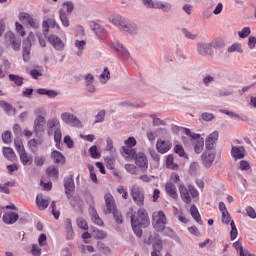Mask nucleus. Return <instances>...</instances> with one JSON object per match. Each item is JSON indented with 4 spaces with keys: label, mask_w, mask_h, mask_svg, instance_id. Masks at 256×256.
Instances as JSON below:
<instances>
[{
    "label": "nucleus",
    "mask_w": 256,
    "mask_h": 256,
    "mask_svg": "<svg viewBox=\"0 0 256 256\" xmlns=\"http://www.w3.org/2000/svg\"><path fill=\"white\" fill-rule=\"evenodd\" d=\"M108 21L114 25V27H117L121 33H127L128 35H137V33H139V27L137 24L129 22L119 14H111L108 16Z\"/></svg>",
    "instance_id": "nucleus-1"
},
{
    "label": "nucleus",
    "mask_w": 256,
    "mask_h": 256,
    "mask_svg": "<svg viewBox=\"0 0 256 256\" xmlns=\"http://www.w3.org/2000/svg\"><path fill=\"white\" fill-rule=\"evenodd\" d=\"M131 225L135 235L142 237V228L145 229L146 227H149V215L147 214V211L143 208H140L137 213H134L131 216Z\"/></svg>",
    "instance_id": "nucleus-2"
},
{
    "label": "nucleus",
    "mask_w": 256,
    "mask_h": 256,
    "mask_svg": "<svg viewBox=\"0 0 256 256\" xmlns=\"http://www.w3.org/2000/svg\"><path fill=\"white\" fill-rule=\"evenodd\" d=\"M178 189L180 197L186 205H190L191 199L199 197V191H197L193 185L185 186L184 184H180Z\"/></svg>",
    "instance_id": "nucleus-3"
},
{
    "label": "nucleus",
    "mask_w": 256,
    "mask_h": 256,
    "mask_svg": "<svg viewBox=\"0 0 256 256\" xmlns=\"http://www.w3.org/2000/svg\"><path fill=\"white\" fill-rule=\"evenodd\" d=\"M185 135L192 138V143L194 145V151L199 155V153L203 152V149L205 147V139L201 137L200 134H197L195 132H191L189 128L184 129Z\"/></svg>",
    "instance_id": "nucleus-4"
},
{
    "label": "nucleus",
    "mask_w": 256,
    "mask_h": 256,
    "mask_svg": "<svg viewBox=\"0 0 256 256\" xmlns=\"http://www.w3.org/2000/svg\"><path fill=\"white\" fill-rule=\"evenodd\" d=\"M152 225L155 231H165V225H167V217L165 212L156 211L152 214Z\"/></svg>",
    "instance_id": "nucleus-5"
},
{
    "label": "nucleus",
    "mask_w": 256,
    "mask_h": 256,
    "mask_svg": "<svg viewBox=\"0 0 256 256\" xmlns=\"http://www.w3.org/2000/svg\"><path fill=\"white\" fill-rule=\"evenodd\" d=\"M130 195H131L134 203H136V205H139V207L144 205L145 190H143V188H141V186H139L137 184L132 185V187L130 188Z\"/></svg>",
    "instance_id": "nucleus-6"
},
{
    "label": "nucleus",
    "mask_w": 256,
    "mask_h": 256,
    "mask_svg": "<svg viewBox=\"0 0 256 256\" xmlns=\"http://www.w3.org/2000/svg\"><path fill=\"white\" fill-rule=\"evenodd\" d=\"M4 43L7 47H11L13 51L21 50V39L17 38L15 33L8 31L4 35Z\"/></svg>",
    "instance_id": "nucleus-7"
},
{
    "label": "nucleus",
    "mask_w": 256,
    "mask_h": 256,
    "mask_svg": "<svg viewBox=\"0 0 256 256\" xmlns=\"http://www.w3.org/2000/svg\"><path fill=\"white\" fill-rule=\"evenodd\" d=\"M60 119L66 125H71V127H77L78 129H81V127H83V123L81 122V120L71 112H63L60 115Z\"/></svg>",
    "instance_id": "nucleus-8"
},
{
    "label": "nucleus",
    "mask_w": 256,
    "mask_h": 256,
    "mask_svg": "<svg viewBox=\"0 0 256 256\" xmlns=\"http://www.w3.org/2000/svg\"><path fill=\"white\" fill-rule=\"evenodd\" d=\"M35 115H37L36 119L34 120V131L35 133H41L43 131V125H45V110L43 108H38L34 111Z\"/></svg>",
    "instance_id": "nucleus-9"
},
{
    "label": "nucleus",
    "mask_w": 256,
    "mask_h": 256,
    "mask_svg": "<svg viewBox=\"0 0 256 256\" xmlns=\"http://www.w3.org/2000/svg\"><path fill=\"white\" fill-rule=\"evenodd\" d=\"M134 160L135 165H137L141 171H147V169H149V160L147 159L145 153L138 152Z\"/></svg>",
    "instance_id": "nucleus-10"
},
{
    "label": "nucleus",
    "mask_w": 256,
    "mask_h": 256,
    "mask_svg": "<svg viewBox=\"0 0 256 256\" xmlns=\"http://www.w3.org/2000/svg\"><path fill=\"white\" fill-rule=\"evenodd\" d=\"M104 201L106 206L104 213L105 215H111V213L117 209V206L115 205V198L111 193H107L104 196Z\"/></svg>",
    "instance_id": "nucleus-11"
},
{
    "label": "nucleus",
    "mask_w": 256,
    "mask_h": 256,
    "mask_svg": "<svg viewBox=\"0 0 256 256\" xmlns=\"http://www.w3.org/2000/svg\"><path fill=\"white\" fill-rule=\"evenodd\" d=\"M59 129H61V122L59 121V118L53 117L47 120L46 131L50 137L55 131Z\"/></svg>",
    "instance_id": "nucleus-12"
},
{
    "label": "nucleus",
    "mask_w": 256,
    "mask_h": 256,
    "mask_svg": "<svg viewBox=\"0 0 256 256\" xmlns=\"http://www.w3.org/2000/svg\"><path fill=\"white\" fill-rule=\"evenodd\" d=\"M202 164L206 169H209L214 161H215V151L206 149V151L202 154Z\"/></svg>",
    "instance_id": "nucleus-13"
},
{
    "label": "nucleus",
    "mask_w": 256,
    "mask_h": 256,
    "mask_svg": "<svg viewBox=\"0 0 256 256\" xmlns=\"http://www.w3.org/2000/svg\"><path fill=\"white\" fill-rule=\"evenodd\" d=\"M231 156L235 161H239L241 159H245V155L247 151L245 150V147L243 146H233L231 147Z\"/></svg>",
    "instance_id": "nucleus-14"
},
{
    "label": "nucleus",
    "mask_w": 256,
    "mask_h": 256,
    "mask_svg": "<svg viewBox=\"0 0 256 256\" xmlns=\"http://www.w3.org/2000/svg\"><path fill=\"white\" fill-rule=\"evenodd\" d=\"M64 187L67 197H72L75 191V182L73 180V175L64 178Z\"/></svg>",
    "instance_id": "nucleus-15"
},
{
    "label": "nucleus",
    "mask_w": 256,
    "mask_h": 256,
    "mask_svg": "<svg viewBox=\"0 0 256 256\" xmlns=\"http://www.w3.org/2000/svg\"><path fill=\"white\" fill-rule=\"evenodd\" d=\"M48 43H50L56 51H63V49H65V43H63V40H61L57 35H50L48 37Z\"/></svg>",
    "instance_id": "nucleus-16"
},
{
    "label": "nucleus",
    "mask_w": 256,
    "mask_h": 256,
    "mask_svg": "<svg viewBox=\"0 0 256 256\" xmlns=\"http://www.w3.org/2000/svg\"><path fill=\"white\" fill-rule=\"evenodd\" d=\"M172 147V144H171V141L169 140H157V143H156V149L158 151V153H162L165 154L167 153Z\"/></svg>",
    "instance_id": "nucleus-17"
},
{
    "label": "nucleus",
    "mask_w": 256,
    "mask_h": 256,
    "mask_svg": "<svg viewBox=\"0 0 256 256\" xmlns=\"http://www.w3.org/2000/svg\"><path fill=\"white\" fill-rule=\"evenodd\" d=\"M218 139H219V132L218 131L212 132L205 140V148L208 150H213V147L215 146V143H217Z\"/></svg>",
    "instance_id": "nucleus-18"
},
{
    "label": "nucleus",
    "mask_w": 256,
    "mask_h": 256,
    "mask_svg": "<svg viewBox=\"0 0 256 256\" xmlns=\"http://www.w3.org/2000/svg\"><path fill=\"white\" fill-rule=\"evenodd\" d=\"M153 252L151 253V256H161V251L163 250V241H161V238L159 235L155 236L154 242H153Z\"/></svg>",
    "instance_id": "nucleus-19"
},
{
    "label": "nucleus",
    "mask_w": 256,
    "mask_h": 256,
    "mask_svg": "<svg viewBox=\"0 0 256 256\" xmlns=\"http://www.w3.org/2000/svg\"><path fill=\"white\" fill-rule=\"evenodd\" d=\"M154 9H159L163 13H169L173 9V4L167 1L156 0V6Z\"/></svg>",
    "instance_id": "nucleus-20"
},
{
    "label": "nucleus",
    "mask_w": 256,
    "mask_h": 256,
    "mask_svg": "<svg viewBox=\"0 0 256 256\" xmlns=\"http://www.w3.org/2000/svg\"><path fill=\"white\" fill-rule=\"evenodd\" d=\"M49 198L43 197V194H38L36 197V205L40 211H45L49 207Z\"/></svg>",
    "instance_id": "nucleus-21"
},
{
    "label": "nucleus",
    "mask_w": 256,
    "mask_h": 256,
    "mask_svg": "<svg viewBox=\"0 0 256 256\" xmlns=\"http://www.w3.org/2000/svg\"><path fill=\"white\" fill-rule=\"evenodd\" d=\"M114 49L117 51L118 55L122 57L123 59H129L131 57V54L129 53V50L123 46L121 43L114 44Z\"/></svg>",
    "instance_id": "nucleus-22"
},
{
    "label": "nucleus",
    "mask_w": 256,
    "mask_h": 256,
    "mask_svg": "<svg viewBox=\"0 0 256 256\" xmlns=\"http://www.w3.org/2000/svg\"><path fill=\"white\" fill-rule=\"evenodd\" d=\"M3 221L7 225H13V223H17L19 221V214L15 212H8L3 215Z\"/></svg>",
    "instance_id": "nucleus-23"
},
{
    "label": "nucleus",
    "mask_w": 256,
    "mask_h": 256,
    "mask_svg": "<svg viewBox=\"0 0 256 256\" xmlns=\"http://www.w3.org/2000/svg\"><path fill=\"white\" fill-rule=\"evenodd\" d=\"M165 190L169 197H171L172 199H177V187L175 186V184H173V182H167L165 185Z\"/></svg>",
    "instance_id": "nucleus-24"
},
{
    "label": "nucleus",
    "mask_w": 256,
    "mask_h": 256,
    "mask_svg": "<svg viewBox=\"0 0 256 256\" xmlns=\"http://www.w3.org/2000/svg\"><path fill=\"white\" fill-rule=\"evenodd\" d=\"M197 52L199 55H209L211 53V43H198Z\"/></svg>",
    "instance_id": "nucleus-25"
},
{
    "label": "nucleus",
    "mask_w": 256,
    "mask_h": 256,
    "mask_svg": "<svg viewBox=\"0 0 256 256\" xmlns=\"http://www.w3.org/2000/svg\"><path fill=\"white\" fill-rule=\"evenodd\" d=\"M51 158L57 165L65 164V156L57 150L52 151Z\"/></svg>",
    "instance_id": "nucleus-26"
},
{
    "label": "nucleus",
    "mask_w": 256,
    "mask_h": 256,
    "mask_svg": "<svg viewBox=\"0 0 256 256\" xmlns=\"http://www.w3.org/2000/svg\"><path fill=\"white\" fill-rule=\"evenodd\" d=\"M19 158L22 165H31L33 163V156H31L27 151L20 152Z\"/></svg>",
    "instance_id": "nucleus-27"
},
{
    "label": "nucleus",
    "mask_w": 256,
    "mask_h": 256,
    "mask_svg": "<svg viewBox=\"0 0 256 256\" xmlns=\"http://www.w3.org/2000/svg\"><path fill=\"white\" fill-rule=\"evenodd\" d=\"M89 213L92 217L93 223L95 225H99L100 227L103 226V220L99 217V214H97V210H95V207L90 206L89 208Z\"/></svg>",
    "instance_id": "nucleus-28"
},
{
    "label": "nucleus",
    "mask_w": 256,
    "mask_h": 256,
    "mask_svg": "<svg viewBox=\"0 0 256 256\" xmlns=\"http://www.w3.org/2000/svg\"><path fill=\"white\" fill-rule=\"evenodd\" d=\"M42 27L46 33L49 31V27L52 29H54L55 27H57L58 29H61V26H59V24H57V21H55V19H51V18L44 21L42 23Z\"/></svg>",
    "instance_id": "nucleus-29"
},
{
    "label": "nucleus",
    "mask_w": 256,
    "mask_h": 256,
    "mask_svg": "<svg viewBox=\"0 0 256 256\" xmlns=\"http://www.w3.org/2000/svg\"><path fill=\"white\" fill-rule=\"evenodd\" d=\"M190 215H192L196 223H199V225H203V221L201 220V214H199V210L197 209V206L192 205L190 207Z\"/></svg>",
    "instance_id": "nucleus-30"
},
{
    "label": "nucleus",
    "mask_w": 256,
    "mask_h": 256,
    "mask_svg": "<svg viewBox=\"0 0 256 256\" xmlns=\"http://www.w3.org/2000/svg\"><path fill=\"white\" fill-rule=\"evenodd\" d=\"M122 155L126 159H135L137 152L133 148L122 147Z\"/></svg>",
    "instance_id": "nucleus-31"
},
{
    "label": "nucleus",
    "mask_w": 256,
    "mask_h": 256,
    "mask_svg": "<svg viewBox=\"0 0 256 256\" xmlns=\"http://www.w3.org/2000/svg\"><path fill=\"white\" fill-rule=\"evenodd\" d=\"M0 107L4 109L5 113L7 115H15L16 110L14 107L11 106V104L7 103L6 101H0Z\"/></svg>",
    "instance_id": "nucleus-32"
},
{
    "label": "nucleus",
    "mask_w": 256,
    "mask_h": 256,
    "mask_svg": "<svg viewBox=\"0 0 256 256\" xmlns=\"http://www.w3.org/2000/svg\"><path fill=\"white\" fill-rule=\"evenodd\" d=\"M22 57L25 63H28L31 59V44L23 45Z\"/></svg>",
    "instance_id": "nucleus-33"
},
{
    "label": "nucleus",
    "mask_w": 256,
    "mask_h": 256,
    "mask_svg": "<svg viewBox=\"0 0 256 256\" xmlns=\"http://www.w3.org/2000/svg\"><path fill=\"white\" fill-rule=\"evenodd\" d=\"M228 53H243V45L239 42L233 43L230 47L227 49Z\"/></svg>",
    "instance_id": "nucleus-34"
},
{
    "label": "nucleus",
    "mask_w": 256,
    "mask_h": 256,
    "mask_svg": "<svg viewBox=\"0 0 256 256\" xmlns=\"http://www.w3.org/2000/svg\"><path fill=\"white\" fill-rule=\"evenodd\" d=\"M74 45L76 49H78L76 55L78 57H81V55H83V50L85 49V45H87V42L85 40H76Z\"/></svg>",
    "instance_id": "nucleus-35"
},
{
    "label": "nucleus",
    "mask_w": 256,
    "mask_h": 256,
    "mask_svg": "<svg viewBox=\"0 0 256 256\" xmlns=\"http://www.w3.org/2000/svg\"><path fill=\"white\" fill-rule=\"evenodd\" d=\"M3 155L8 159V161H15V151L12 150L10 147H4L3 148Z\"/></svg>",
    "instance_id": "nucleus-36"
},
{
    "label": "nucleus",
    "mask_w": 256,
    "mask_h": 256,
    "mask_svg": "<svg viewBox=\"0 0 256 256\" xmlns=\"http://www.w3.org/2000/svg\"><path fill=\"white\" fill-rule=\"evenodd\" d=\"M92 29L99 39H103V37H105V28H103V26L94 23Z\"/></svg>",
    "instance_id": "nucleus-37"
},
{
    "label": "nucleus",
    "mask_w": 256,
    "mask_h": 256,
    "mask_svg": "<svg viewBox=\"0 0 256 256\" xmlns=\"http://www.w3.org/2000/svg\"><path fill=\"white\" fill-rule=\"evenodd\" d=\"M59 19L63 25V27H69V18L67 17V13L64 9H60L59 11Z\"/></svg>",
    "instance_id": "nucleus-38"
},
{
    "label": "nucleus",
    "mask_w": 256,
    "mask_h": 256,
    "mask_svg": "<svg viewBox=\"0 0 256 256\" xmlns=\"http://www.w3.org/2000/svg\"><path fill=\"white\" fill-rule=\"evenodd\" d=\"M9 79H10V81H12V83H14L17 87H21V85H23L24 78L21 77V76H19V75L10 74V75H9Z\"/></svg>",
    "instance_id": "nucleus-39"
},
{
    "label": "nucleus",
    "mask_w": 256,
    "mask_h": 256,
    "mask_svg": "<svg viewBox=\"0 0 256 256\" xmlns=\"http://www.w3.org/2000/svg\"><path fill=\"white\" fill-rule=\"evenodd\" d=\"M109 79H111V72L109 71V68H104L100 75V82L105 85Z\"/></svg>",
    "instance_id": "nucleus-40"
},
{
    "label": "nucleus",
    "mask_w": 256,
    "mask_h": 256,
    "mask_svg": "<svg viewBox=\"0 0 256 256\" xmlns=\"http://www.w3.org/2000/svg\"><path fill=\"white\" fill-rule=\"evenodd\" d=\"M46 173L48 177H53L54 179H59V169L55 166H50L47 170Z\"/></svg>",
    "instance_id": "nucleus-41"
},
{
    "label": "nucleus",
    "mask_w": 256,
    "mask_h": 256,
    "mask_svg": "<svg viewBox=\"0 0 256 256\" xmlns=\"http://www.w3.org/2000/svg\"><path fill=\"white\" fill-rule=\"evenodd\" d=\"M230 227V239L231 241H235V239H237V236L239 235V232L237 231V226L235 225V222L233 220L230 222Z\"/></svg>",
    "instance_id": "nucleus-42"
},
{
    "label": "nucleus",
    "mask_w": 256,
    "mask_h": 256,
    "mask_svg": "<svg viewBox=\"0 0 256 256\" xmlns=\"http://www.w3.org/2000/svg\"><path fill=\"white\" fill-rule=\"evenodd\" d=\"M166 167L167 169H173V171H177L179 169V166L175 163H173V156L169 155L166 159Z\"/></svg>",
    "instance_id": "nucleus-43"
},
{
    "label": "nucleus",
    "mask_w": 256,
    "mask_h": 256,
    "mask_svg": "<svg viewBox=\"0 0 256 256\" xmlns=\"http://www.w3.org/2000/svg\"><path fill=\"white\" fill-rule=\"evenodd\" d=\"M92 236L95 239H105V237H107V232L95 228L92 232Z\"/></svg>",
    "instance_id": "nucleus-44"
},
{
    "label": "nucleus",
    "mask_w": 256,
    "mask_h": 256,
    "mask_svg": "<svg viewBox=\"0 0 256 256\" xmlns=\"http://www.w3.org/2000/svg\"><path fill=\"white\" fill-rule=\"evenodd\" d=\"M53 135H54V141L56 143V147L59 149V146L61 145V139H63L61 128L57 131H54Z\"/></svg>",
    "instance_id": "nucleus-45"
},
{
    "label": "nucleus",
    "mask_w": 256,
    "mask_h": 256,
    "mask_svg": "<svg viewBox=\"0 0 256 256\" xmlns=\"http://www.w3.org/2000/svg\"><path fill=\"white\" fill-rule=\"evenodd\" d=\"M124 168L130 175H137L139 173V169L134 164H125Z\"/></svg>",
    "instance_id": "nucleus-46"
},
{
    "label": "nucleus",
    "mask_w": 256,
    "mask_h": 256,
    "mask_svg": "<svg viewBox=\"0 0 256 256\" xmlns=\"http://www.w3.org/2000/svg\"><path fill=\"white\" fill-rule=\"evenodd\" d=\"M251 35V28L250 27H244L242 30L238 31V37L240 39H247Z\"/></svg>",
    "instance_id": "nucleus-47"
},
{
    "label": "nucleus",
    "mask_w": 256,
    "mask_h": 256,
    "mask_svg": "<svg viewBox=\"0 0 256 256\" xmlns=\"http://www.w3.org/2000/svg\"><path fill=\"white\" fill-rule=\"evenodd\" d=\"M14 145L18 155L23 151H25V146H23V141H21L19 138L14 140Z\"/></svg>",
    "instance_id": "nucleus-48"
},
{
    "label": "nucleus",
    "mask_w": 256,
    "mask_h": 256,
    "mask_svg": "<svg viewBox=\"0 0 256 256\" xmlns=\"http://www.w3.org/2000/svg\"><path fill=\"white\" fill-rule=\"evenodd\" d=\"M30 76L32 79H39V77H43V68L32 69L30 71Z\"/></svg>",
    "instance_id": "nucleus-49"
},
{
    "label": "nucleus",
    "mask_w": 256,
    "mask_h": 256,
    "mask_svg": "<svg viewBox=\"0 0 256 256\" xmlns=\"http://www.w3.org/2000/svg\"><path fill=\"white\" fill-rule=\"evenodd\" d=\"M89 152L92 159H99L101 157V152H99L96 145L90 147Z\"/></svg>",
    "instance_id": "nucleus-50"
},
{
    "label": "nucleus",
    "mask_w": 256,
    "mask_h": 256,
    "mask_svg": "<svg viewBox=\"0 0 256 256\" xmlns=\"http://www.w3.org/2000/svg\"><path fill=\"white\" fill-rule=\"evenodd\" d=\"M34 41H35V34L33 32H30L27 38L23 41V45H30V47H33Z\"/></svg>",
    "instance_id": "nucleus-51"
},
{
    "label": "nucleus",
    "mask_w": 256,
    "mask_h": 256,
    "mask_svg": "<svg viewBox=\"0 0 256 256\" xmlns=\"http://www.w3.org/2000/svg\"><path fill=\"white\" fill-rule=\"evenodd\" d=\"M141 1H142V5H144L146 9H155L157 0H141Z\"/></svg>",
    "instance_id": "nucleus-52"
},
{
    "label": "nucleus",
    "mask_w": 256,
    "mask_h": 256,
    "mask_svg": "<svg viewBox=\"0 0 256 256\" xmlns=\"http://www.w3.org/2000/svg\"><path fill=\"white\" fill-rule=\"evenodd\" d=\"M33 16L31 14L26 12L19 13L18 19L21 21V23H27Z\"/></svg>",
    "instance_id": "nucleus-53"
},
{
    "label": "nucleus",
    "mask_w": 256,
    "mask_h": 256,
    "mask_svg": "<svg viewBox=\"0 0 256 256\" xmlns=\"http://www.w3.org/2000/svg\"><path fill=\"white\" fill-rule=\"evenodd\" d=\"M77 225L80 229H83L84 231H87L89 229V225L87 224V220L83 218H77Z\"/></svg>",
    "instance_id": "nucleus-54"
},
{
    "label": "nucleus",
    "mask_w": 256,
    "mask_h": 256,
    "mask_svg": "<svg viewBox=\"0 0 256 256\" xmlns=\"http://www.w3.org/2000/svg\"><path fill=\"white\" fill-rule=\"evenodd\" d=\"M15 30L16 33L21 35V37H25V35H27V33L25 32V28L19 22H15Z\"/></svg>",
    "instance_id": "nucleus-55"
},
{
    "label": "nucleus",
    "mask_w": 256,
    "mask_h": 256,
    "mask_svg": "<svg viewBox=\"0 0 256 256\" xmlns=\"http://www.w3.org/2000/svg\"><path fill=\"white\" fill-rule=\"evenodd\" d=\"M174 153L179 155V157H187V154L185 153V149L181 145H176L174 147Z\"/></svg>",
    "instance_id": "nucleus-56"
},
{
    "label": "nucleus",
    "mask_w": 256,
    "mask_h": 256,
    "mask_svg": "<svg viewBox=\"0 0 256 256\" xmlns=\"http://www.w3.org/2000/svg\"><path fill=\"white\" fill-rule=\"evenodd\" d=\"M182 33L186 37V39H190L191 41H195V39H197V34L190 32L187 29H183Z\"/></svg>",
    "instance_id": "nucleus-57"
},
{
    "label": "nucleus",
    "mask_w": 256,
    "mask_h": 256,
    "mask_svg": "<svg viewBox=\"0 0 256 256\" xmlns=\"http://www.w3.org/2000/svg\"><path fill=\"white\" fill-rule=\"evenodd\" d=\"M247 47L251 51H253V49H255V47H256V37L255 36H249L248 37Z\"/></svg>",
    "instance_id": "nucleus-58"
},
{
    "label": "nucleus",
    "mask_w": 256,
    "mask_h": 256,
    "mask_svg": "<svg viewBox=\"0 0 256 256\" xmlns=\"http://www.w3.org/2000/svg\"><path fill=\"white\" fill-rule=\"evenodd\" d=\"M105 115H106L105 110L99 111L95 116V123H103V121H105Z\"/></svg>",
    "instance_id": "nucleus-59"
},
{
    "label": "nucleus",
    "mask_w": 256,
    "mask_h": 256,
    "mask_svg": "<svg viewBox=\"0 0 256 256\" xmlns=\"http://www.w3.org/2000/svg\"><path fill=\"white\" fill-rule=\"evenodd\" d=\"M111 213H113V217H114L116 223H118V224L123 223V216L121 215V212H119L116 209V210H113Z\"/></svg>",
    "instance_id": "nucleus-60"
},
{
    "label": "nucleus",
    "mask_w": 256,
    "mask_h": 256,
    "mask_svg": "<svg viewBox=\"0 0 256 256\" xmlns=\"http://www.w3.org/2000/svg\"><path fill=\"white\" fill-rule=\"evenodd\" d=\"M222 223L225 225H229L231 223V215L229 214V211L222 212Z\"/></svg>",
    "instance_id": "nucleus-61"
},
{
    "label": "nucleus",
    "mask_w": 256,
    "mask_h": 256,
    "mask_svg": "<svg viewBox=\"0 0 256 256\" xmlns=\"http://www.w3.org/2000/svg\"><path fill=\"white\" fill-rule=\"evenodd\" d=\"M2 141L6 145H9V143H11V132L10 131H6L2 134Z\"/></svg>",
    "instance_id": "nucleus-62"
},
{
    "label": "nucleus",
    "mask_w": 256,
    "mask_h": 256,
    "mask_svg": "<svg viewBox=\"0 0 256 256\" xmlns=\"http://www.w3.org/2000/svg\"><path fill=\"white\" fill-rule=\"evenodd\" d=\"M31 253L33 256H41V247L37 244H33Z\"/></svg>",
    "instance_id": "nucleus-63"
},
{
    "label": "nucleus",
    "mask_w": 256,
    "mask_h": 256,
    "mask_svg": "<svg viewBox=\"0 0 256 256\" xmlns=\"http://www.w3.org/2000/svg\"><path fill=\"white\" fill-rule=\"evenodd\" d=\"M246 213L248 217H250V219H256V212H255V209H253V207L251 206L246 207Z\"/></svg>",
    "instance_id": "nucleus-64"
}]
</instances>
